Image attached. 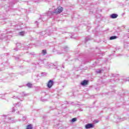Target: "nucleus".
<instances>
[{"instance_id": "nucleus-1", "label": "nucleus", "mask_w": 129, "mask_h": 129, "mask_svg": "<svg viewBox=\"0 0 129 129\" xmlns=\"http://www.w3.org/2000/svg\"><path fill=\"white\" fill-rule=\"evenodd\" d=\"M63 12V7L60 6L57 7L56 9H54L53 11L49 12L51 15H59V14H61Z\"/></svg>"}, {"instance_id": "nucleus-2", "label": "nucleus", "mask_w": 129, "mask_h": 129, "mask_svg": "<svg viewBox=\"0 0 129 129\" xmlns=\"http://www.w3.org/2000/svg\"><path fill=\"white\" fill-rule=\"evenodd\" d=\"M54 83V82H53L52 80H49L48 82V84L47 85V86L48 88H51L52 86H53V84Z\"/></svg>"}, {"instance_id": "nucleus-3", "label": "nucleus", "mask_w": 129, "mask_h": 129, "mask_svg": "<svg viewBox=\"0 0 129 129\" xmlns=\"http://www.w3.org/2000/svg\"><path fill=\"white\" fill-rule=\"evenodd\" d=\"M85 127L87 129L93 128V127H94V125H93L92 123H88L85 125Z\"/></svg>"}, {"instance_id": "nucleus-4", "label": "nucleus", "mask_w": 129, "mask_h": 129, "mask_svg": "<svg viewBox=\"0 0 129 129\" xmlns=\"http://www.w3.org/2000/svg\"><path fill=\"white\" fill-rule=\"evenodd\" d=\"M89 81L88 80H84L81 83V85L82 86H85L86 85H88V83H89Z\"/></svg>"}, {"instance_id": "nucleus-5", "label": "nucleus", "mask_w": 129, "mask_h": 129, "mask_svg": "<svg viewBox=\"0 0 129 129\" xmlns=\"http://www.w3.org/2000/svg\"><path fill=\"white\" fill-rule=\"evenodd\" d=\"M117 17H118V15L117 14H112L110 15V18H111V19H116Z\"/></svg>"}, {"instance_id": "nucleus-6", "label": "nucleus", "mask_w": 129, "mask_h": 129, "mask_svg": "<svg viewBox=\"0 0 129 129\" xmlns=\"http://www.w3.org/2000/svg\"><path fill=\"white\" fill-rule=\"evenodd\" d=\"M16 45H17V48H14V50L15 51H18V50H19L20 49L21 44L20 43H17Z\"/></svg>"}, {"instance_id": "nucleus-7", "label": "nucleus", "mask_w": 129, "mask_h": 129, "mask_svg": "<svg viewBox=\"0 0 129 129\" xmlns=\"http://www.w3.org/2000/svg\"><path fill=\"white\" fill-rule=\"evenodd\" d=\"M126 119V117H118L117 119V121H123V120H125Z\"/></svg>"}, {"instance_id": "nucleus-8", "label": "nucleus", "mask_w": 129, "mask_h": 129, "mask_svg": "<svg viewBox=\"0 0 129 129\" xmlns=\"http://www.w3.org/2000/svg\"><path fill=\"white\" fill-rule=\"evenodd\" d=\"M115 39H117V36H111L109 38V40H114Z\"/></svg>"}, {"instance_id": "nucleus-9", "label": "nucleus", "mask_w": 129, "mask_h": 129, "mask_svg": "<svg viewBox=\"0 0 129 129\" xmlns=\"http://www.w3.org/2000/svg\"><path fill=\"white\" fill-rule=\"evenodd\" d=\"M26 129H33L32 124H29L26 126Z\"/></svg>"}, {"instance_id": "nucleus-10", "label": "nucleus", "mask_w": 129, "mask_h": 129, "mask_svg": "<svg viewBox=\"0 0 129 129\" xmlns=\"http://www.w3.org/2000/svg\"><path fill=\"white\" fill-rule=\"evenodd\" d=\"M77 120V118H73L72 119L71 121L72 122H75Z\"/></svg>"}, {"instance_id": "nucleus-11", "label": "nucleus", "mask_w": 129, "mask_h": 129, "mask_svg": "<svg viewBox=\"0 0 129 129\" xmlns=\"http://www.w3.org/2000/svg\"><path fill=\"white\" fill-rule=\"evenodd\" d=\"M12 112H16V113H18V112H18V111L17 110H16L15 109V108H12Z\"/></svg>"}, {"instance_id": "nucleus-12", "label": "nucleus", "mask_w": 129, "mask_h": 129, "mask_svg": "<svg viewBox=\"0 0 129 129\" xmlns=\"http://www.w3.org/2000/svg\"><path fill=\"white\" fill-rule=\"evenodd\" d=\"M42 53L43 55H46V54H47V51L46 49L43 50Z\"/></svg>"}, {"instance_id": "nucleus-13", "label": "nucleus", "mask_w": 129, "mask_h": 129, "mask_svg": "<svg viewBox=\"0 0 129 129\" xmlns=\"http://www.w3.org/2000/svg\"><path fill=\"white\" fill-rule=\"evenodd\" d=\"M102 71L101 69H98L96 71V73H101V72Z\"/></svg>"}, {"instance_id": "nucleus-14", "label": "nucleus", "mask_w": 129, "mask_h": 129, "mask_svg": "<svg viewBox=\"0 0 129 129\" xmlns=\"http://www.w3.org/2000/svg\"><path fill=\"white\" fill-rule=\"evenodd\" d=\"M20 36H24L25 35V32L22 31L21 32H19Z\"/></svg>"}, {"instance_id": "nucleus-15", "label": "nucleus", "mask_w": 129, "mask_h": 129, "mask_svg": "<svg viewBox=\"0 0 129 129\" xmlns=\"http://www.w3.org/2000/svg\"><path fill=\"white\" fill-rule=\"evenodd\" d=\"M90 40H91V38L90 37H87L86 38L85 41L86 42H87V41H89Z\"/></svg>"}, {"instance_id": "nucleus-16", "label": "nucleus", "mask_w": 129, "mask_h": 129, "mask_svg": "<svg viewBox=\"0 0 129 129\" xmlns=\"http://www.w3.org/2000/svg\"><path fill=\"white\" fill-rule=\"evenodd\" d=\"M40 34L41 36H44V35H46V31H42Z\"/></svg>"}, {"instance_id": "nucleus-17", "label": "nucleus", "mask_w": 129, "mask_h": 129, "mask_svg": "<svg viewBox=\"0 0 129 129\" xmlns=\"http://www.w3.org/2000/svg\"><path fill=\"white\" fill-rule=\"evenodd\" d=\"M63 49L64 51H67V50H68V47L67 46H64V47H63Z\"/></svg>"}, {"instance_id": "nucleus-18", "label": "nucleus", "mask_w": 129, "mask_h": 129, "mask_svg": "<svg viewBox=\"0 0 129 129\" xmlns=\"http://www.w3.org/2000/svg\"><path fill=\"white\" fill-rule=\"evenodd\" d=\"M27 86H28V87H32V84L28 83L27 84Z\"/></svg>"}, {"instance_id": "nucleus-19", "label": "nucleus", "mask_w": 129, "mask_h": 129, "mask_svg": "<svg viewBox=\"0 0 129 129\" xmlns=\"http://www.w3.org/2000/svg\"><path fill=\"white\" fill-rule=\"evenodd\" d=\"M53 68H54L55 69H58V67L55 65H52Z\"/></svg>"}, {"instance_id": "nucleus-20", "label": "nucleus", "mask_w": 129, "mask_h": 129, "mask_svg": "<svg viewBox=\"0 0 129 129\" xmlns=\"http://www.w3.org/2000/svg\"><path fill=\"white\" fill-rule=\"evenodd\" d=\"M99 122V121L98 120H94V122H95V123H97Z\"/></svg>"}, {"instance_id": "nucleus-21", "label": "nucleus", "mask_w": 129, "mask_h": 129, "mask_svg": "<svg viewBox=\"0 0 129 129\" xmlns=\"http://www.w3.org/2000/svg\"><path fill=\"white\" fill-rule=\"evenodd\" d=\"M23 96H27V95H29L28 94H25V93H23Z\"/></svg>"}, {"instance_id": "nucleus-22", "label": "nucleus", "mask_w": 129, "mask_h": 129, "mask_svg": "<svg viewBox=\"0 0 129 129\" xmlns=\"http://www.w3.org/2000/svg\"><path fill=\"white\" fill-rule=\"evenodd\" d=\"M13 98H14L15 99H18V97L14 96Z\"/></svg>"}, {"instance_id": "nucleus-23", "label": "nucleus", "mask_w": 129, "mask_h": 129, "mask_svg": "<svg viewBox=\"0 0 129 129\" xmlns=\"http://www.w3.org/2000/svg\"><path fill=\"white\" fill-rule=\"evenodd\" d=\"M26 117H23V120H26Z\"/></svg>"}, {"instance_id": "nucleus-24", "label": "nucleus", "mask_w": 129, "mask_h": 129, "mask_svg": "<svg viewBox=\"0 0 129 129\" xmlns=\"http://www.w3.org/2000/svg\"><path fill=\"white\" fill-rule=\"evenodd\" d=\"M30 54H31V55H35V53H34V52H32V53H31Z\"/></svg>"}, {"instance_id": "nucleus-25", "label": "nucleus", "mask_w": 129, "mask_h": 129, "mask_svg": "<svg viewBox=\"0 0 129 129\" xmlns=\"http://www.w3.org/2000/svg\"><path fill=\"white\" fill-rule=\"evenodd\" d=\"M47 66H49V67H51V66H50V65L49 64V62L47 63Z\"/></svg>"}, {"instance_id": "nucleus-26", "label": "nucleus", "mask_w": 129, "mask_h": 129, "mask_svg": "<svg viewBox=\"0 0 129 129\" xmlns=\"http://www.w3.org/2000/svg\"><path fill=\"white\" fill-rule=\"evenodd\" d=\"M16 60H19V57H16Z\"/></svg>"}, {"instance_id": "nucleus-27", "label": "nucleus", "mask_w": 129, "mask_h": 129, "mask_svg": "<svg viewBox=\"0 0 129 129\" xmlns=\"http://www.w3.org/2000/svg\"><path fill=\"white\" fill-rule=\"evenodd\" d=\"M71 38L72 39V38H73V39H75V38L74 37H73V36H71Z\"/></svg>"}, {"instance_id": "nucleus-28", "label": "nucleus", "mask_w": 129, "mask_h": 129, "mask_svg": "<svg viewBox=\"0 0 129 129\" xmlns=\"http://www.w3.org/2000/svg\"><path fill=\"white\" fill-rule=\"evenodd\" d=\"M113 77H115V76L114 75V74H113L112 76Z\"/></svg>"}, {"instance_id": "nucleus-29", "label": "nucleus", "mask_w": 129, "mask_h": 129, "mask_svg": "<svg viewBox=\"0 0 129 129\" xmlns=\"http://www.w3.org/2000/svg\"><path fill=\"white\" fill-rule=\"evenodd\" d=\"M47 35H48V36H50V35H51V33H47Z\"/></svg>"}, {"instance_id": "nucleus-30", "label": "nucleus", "mask_w": 129, "mask_h": 129, "mask_svg": "<svg viewBox=\"0 0 129 129\" xmlns=\"http://www.w3.org/2000/svg\"><path fill=\"white\" fill-rule=\"evenodd\" d=\"M3 116L7 117V115H3Z\"/></svg>"}, {"instance_id": "nucleus-31", "label": "nucleus", "mask_w": 129, "mask_h": 129, "mask_svg": "<svg viewBox=\"0 0 129 129\" xmlns=\"http://www.w3.org/2000/svg\"><path fill=\"white\" fill-rule=\"evenodd\" d=\"M63 68H64V66H62Z\"/></svg>"}, {"instance_id": "nucleus-32", "label": "nucleus", "mask_w": 129, "mask_h": 129, "mask_svg": "<svg viewBox=\"0 0 129 129\" xmlns=\"http://www.w3.org/2000/svg\"><path fill=\"white\" fill-rule=\"evenodd\" d=\"M118 75H116V76H117Z\"/></svg>"}, {"instance_id": "nucleus-33", "label": "nucleus", "mask_w": 129, "mask_h": 129, "mask_svg": "<svg viewBox=\"0 0 129 129\" xmlns=\"http://www.w3.org/2000/svg\"><path fill=\"white\" fill-rule=\"evenodd\" d=\"M10 119H11V118H9Z\"/></svg>"}]
</instances>
